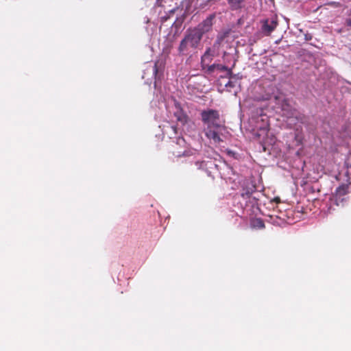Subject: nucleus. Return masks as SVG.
<instances>
[{
    "instance_id": "nucleus-21",
    "label": "nucleus",
    "mask_w": 351,
    "mask_h": 351,
    "mask_svg": "<svg viewBox=\"0 0 351 351\" xmlns=\"http://www.w3.org/2000/svg\"><path fill=\"white\" fill-rule=\"evenodd\" d=\"M171 128L172 129V130L174 132V133H175V134H177V133H178V132H177V129H178V128H177V127H176V125H172V126L171 127Z\"/></svg>"
},
{
    "instance_id": "nucleus-7",
    "label": "nucleus",
    "mask_w": 351,
    "mask_h": 351,
    "mask_svg": "<svg viewBox=\"0 0 351 351\" xmlns=\"http://www.w3.org/2000/svg\"><path fill=\"white\" fill-rule=\"evenodd\" d=\"M216 129L213 127H206L204 129L205 135L208 138L213 140L214 143H219L222 140L218 132L215 130Z\"/></svg>"
},
{
    "instance_id": "nucleus-19",
    "label": "nucleus",
    "mask_w": 351,
    "mask_h": 351,
    "mask_svg": "<svg viewBox=\"0 0 351 351\" xmlns=\"http://www.w3.org/2000/svg\"><path fill=\"white\" fill-rule=\"evenodd\" d=\"M217 69L221 71H224L228 70V66L221 64H217Z\"/></svg>"
},
{
    "instance_id": "nucleus-5",
    "label": "nucleus",
    "mask_w": 351,
    "mask_h": 351,
    "mask_svg": "<svg viewBox=\"0 0 351 351\" xmlns=\"http://www.w3.org/2000/svg\"><path fill=\"white\" fill-rule=\"evenodd\" d=\"M215 18V14H213L209 15L206 19L200 23L196 27L193 28V30H196L197 33L202 38L205 33L208 32L212 29L213 25V21Z\"/></svg>"
},
{
    "instance_id": "nucleus-9",
    "label": "nucleus",
    "mask_w": 351,
    "mask_h": 351,
    "mask_svg": "<svg viewBox=\"0 0 351 351\" xmlns=\"http://www.w3.org/2000/svg\"><path fill=\"white\" fill-rule=\"evenodd\" d=\"M251 226L254 228L263 229L265 228V223L262 219L256 218L252 220Z\"/></svg>"
},
{
    "instance_id": "nucleus-10",
    "label": "nucleus",
    "mask_w": 351,
    "mask_h": 351,
    "mask_svg": "<svg viewBox=\"0 0 351 351\" xmlns=\"http://www.w3.org/2000/svg\"><path fill=\"white\" fill-rule=\"evenodd\" d=\"M255 188L254 186L250 187V188H243L242 189L241 195L243 198H249L252 194L254 192Z\"/></svg>"
},
{
    "instance_id": "nucleus-23",
    "label": "nucleus",
    "mask_w": 351,
    "mask_h": 351,
    "mask_svg": "<svg viewBox=\"0 0 351 351\" xmlns=\"http://www.w3.org/2000/svg\"><path fill=\"white\" fill-rule=\"evenodd\" d=\"M347 24L348 25L351 26V19L347 20Z\"/></svg>"
},
{
    "instance_id": "nucleus-3",
    "label": "nucleus",
    "mask_w": 351,
    "mask_h": 351,
    "mask_svg": "<svg viewBox=\"0 0 351 351\" xmlns=\"http://www.w3.org/2000/svg\"><path fill=\"white\" fill-rule=\"evenodd\" d=\"M201 118L202 122L207 125V127H213L219 128L220 125L217 123L219 120V113L217 110L213 109H208L202 111Z\"/></svg>"
},
{
    "instance_id": "nucleus-11",
    "label": "nucleus",
    "mask_w": 351,
    "mask_h": 351,
    "mask_svg": "<svg viewBox=\"0 0 351 351\" xmlns=\"http://www.w3.org/2000/svg\"><path fill=\"white\" fill-rule=\"evenodd\" d=\"M244 0H228V3L230 5L232 10H237L241 8V3Z\"/></svg>"
},
{
    "instance_id": "nucleus-8",
    "label": "nucleus",
    "mask_w": 351,
    "mask_h": 351,
    "mask_svg": "<svg viewBox=\"0 0 351 351\" xmlns=\"http://www.w3.org/2000/svg\"><path fill=\"white\" fill-rule=\"evenodd\" d=\"M214 56V50H212L211 48L210 47L208 48L201 58V64L203 69L205 68L206 64L209 63L212 61Z\"/></svg>"
},
{
    "instance_id": "nucleus-4",
    "label": "nucleus",
    "mask_w": 351,
    "mask_h": 351,
    "mask_svg": "<svg viewBox=\"0 0 351 351\" xmlns=\"http://www.w3.org/2000/svg\"><path fill=\"white\" fill-rule=\"evenodd\" d=\"M261 32L265 36H269L277 27L278 21L276 16L266 19L261 21Z\"/></svg>"
},
{
    "instance_id": "nucleus-1",
    "label": "nucleus",
    "mask_w": 351,
    "mask_h": 351,
    "mask_svg": "<svg viewBox=\"0 0 351 351\" xmlns=\"http://www.w3.org/2000/svg\"><path fill=\"white\" fill-rule=\"evenodd\" d=\"M202 40L201 36L196 30L189 29L186 31L183 39L178 47L179 54L186 56L192 51L196 49Z\"/></svg>"
},
{
    "instance_id": "nucleus-6",
    "label": "nucleus",
    "mask_w": 351,
    "mask_h": 351,
    "mask_svg": "<svg viewBox=\"0 0 351 351\" xmlns=\"http://www.w3.org/2000/svg\"><path fill=\"white\" fill-rule=\"evenodd\" d=\"M348 193V184H341L339 186L335 191V204L339 206L340 202H343L344 198L343 197Z\"/></svg>"
},
{
    "instance_id": "nucleus-15",
    "label": "nucleus",
    "mask_w": 351,
    "mask_h": 351,
    "mask_svg": "<svg viewBox=\"0 0 351 351\" xmlns=\"http://www.w3.org/2000/svg\"><path fill=\"white\" fill-rule=\"evenodd\" d=\"M226 37V34H224L222 36H218L217 38V40L214 44V47L217 45H219L221 43V41L224 39V38Z\"/></svg>"
},
{
    "instance_id": "nucleus-13",
    "label": "nucleus",
    "mask_w": 351,
    "mask_h": 351,
    "mask_svg": "<svg viewBox=\"0 0 351 351\" xmlns=\"http://www.w3.org/2000/svg\"><path fill=\"white\" fill-rule=\"evenodd\" d=\"M226 71H227V75L229 79L230 80H233V79H241V76L238 73V74H234L232 71V69H229L228 67V70H226Z\"/></svg>"
},
{
    "instance_id": "nucleus-20",
    "label": "nucleus",
    "mask_w": 351,
    "mask_h": 351,
    "mask_svg": "<svg viewBox=\"0 0 351 351\" xmlns=\"http://www.w3.org/2000/svg\"><path fill=\"white\" fill-rule=\"evenodd\" d=\"M154 73L155 74H156L158 73V66H157V63H155L154 64Z\"/></svg>"
},
{
    "instance_id": "nucleus-12",
    "label": "nucleus",
    "mask_w": 351,
    "mask_h": 351,
    "mask_svg": "<svg viewBox=\"0 0 351 351\" xmlns=\"http://www.w3.org/2000/svg\"><path fill=\"white\" fill-rule=\"evenodd\" d=\"M226 71H227V75L229 79L230 80H233V79H241V76L238 73V74H234L232 71V69H229L228 67V70H226Z\"/></svg>"
},
{
    "instance_id": "nucleus-14",
    "label": "nucleus",
    "mask_w": 351,
    "mask_h": 351,
    "mask_svg": "<svg viewBox=\"0 0 351 351\" xmlns=\"http://www.w3.org/2000/svg\"><path fill=\"white\" fill-rule=\"evenodd\" d=\"M240 79H233L230 80L229 79V81L226 84V87L227 88H233L236 86V84L237 83L238 80Z\"/></svg>"
},
{
    "instance_id": "nucleus-2",
    "label": "nucleus",
    "mask_w": 351,
    "mask_h": 351,
    "mask_svg": "<svg viewBox=\"0 0 351 351\" xmlns=\"http://www.w3.org/2000/svg\"><path fill=\"white\" fill-rule=\"evenodd\" d=\"M186 142L182 137H178L173 142L171 147V152L177 158L182 156H190L195 154L196 150H186Z\"/></svg>"
},
{
    "instance_id": "nucleus-17",
    "label": "nucleus",
    "mask_w": 351,
    "mask_h": 351,
    "mask_svg": "<svg viewBox=\"0 0 351 351\" xmlns=\"http://www.w3.org/2000/svg\"><path fill=\"white\" fill-rule=\"evenodd\" d=\"M195 165L197 166V168L198 169H200L204 167V166L205 165V162L197 160L195 162Z\"/></svg>"
},
{
    "instance_id": "nucleus-18",
    "label": "nucleus",
    "mask_w": 351,
    "mask_h": 351,
    "mask_svg": "<svg viewBox=\"0 0 351 351\" xmlns=\"http://www.w3.org/2000/svg\"><path fill=\"white\" fill-rule=\"evenodd\" d=\"M208 63L206 64V65L208 67V71L210 73H212L215 71V69H217V64H213L212 65H208Z\"/></svg>"
},
{
    "instance_id": "nucleus-16",
    "label": "nucleus",
    "mask_w": 351,
    "mask_h": 351,
    "mask_svg": "<svg viewBox=\"0 0 351 351\" xmlns=\"http://www.w3.org/2000/svg\"><path fill=\"white\" fill-rule=\"evenodd\" d=\"M262 121L263 122V125L260 127V129L263 131H266L268 129V122L267 120L265 121L263 119H261Z\"/></svg>"
},
{
    "instance_id": "nucleus-22",
    "label": "nucleus",
    "mask_w": 351,
    "mask_h": 351,
    "mask_svg": "<svg viewBox=\"0 0 351 351\" xmlns=\"http://www.w3.org/2000/svg\"><path fill=\"white\" fill-rule=\"evenodd\" d=\"M296 118L298 119L302 120L303 118V115L300 114L298 117H296Z\"/></svg>"
}]
</instances>
